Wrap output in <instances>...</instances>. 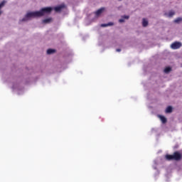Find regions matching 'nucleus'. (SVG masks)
<instances>
[{
    "label": "nucleus",
    "mask_w": 182,
    "mask_h": 182,
    "mask_svg": "<svg viewBox=\"0 0 182 182\" xmlns=\"http://www.w3.org/2000/svg\"><path fill=\"white\" fill-rule=\"evenodd\" d=\"M165 158L166 160H168V161H171L173 160L175 161H180V160L182 159V154L180 153V151H176L173 152L172 155L166 154Z\"/></svg>",
    "instance_id": "obj_1"
},
{
    "label": "nucleus",
    "mask_w": 182,
    "mask_h": 182,
    "mask_svg": "<svg viewBox=\"0 0 182 182\" xmlns=\"http://www.w3.org/2000/svg\"><path fill=\"white\" fill-rule=\"evenodd\" d=\"M39 11H33L28 12L26 14L25 17L22 18V22H25V21H28L30 18H39Z\"/></svg>",
    "instance_id": "obj_2"
},
{
    "label": "nucleus",
    "mask_w": 182,
    "mask_h": 182,
    "mask_svg": "<svg viewBox=\"0 0 182 182\" xmlns=\"http://www.w3.org/2000/svg\"><path fill=\"white\" fill-rule=\"evenodd\" d=\"M52 11H53V9L52 7H45L41 9L39 11H38V15L39 16H43V15H46V14H50V12H52Z\"/></svg>",
    "instance_id": "obj_3"
},
{
    "label": "nucleus",
    "mask_w": 182,
    "mask_h": 182,
    "mask_svg": "<svg viewBox=\"0 0 182 182\" xmlns=\"http://www.w3.org/2000/svg\"><path fill=\"white\" fill-rule=\"evenodd\" d=\"M171 49H180L181 48V43L178 41H176L171 45Z\"/></svg>",
    "instance_id": "obj_4"
},
{
    "label": "nucleus",
    "mask_w": 182,
    "mask_h": 182,
    "mask_svg": "<svg viewBox=\"0 0 182 182\" xmlns=\"http://www.w3.org/2000/svg\"><path fill=\"white\" fill-rule=\"evenodd\" d=\"M63 8H65V5L61 4L58 6L55 7L54 11H55V12H60V11H62L63 9Z\"/></svg>",
    "instance_id": "obj_5"
},
{
    "label": "nucleus",
    "mask_w": 182,
    "mask_h": 182,
    "mask_svg": "<svg viewBox=\"0 0 182 182\" xmlns=\"http://www.w3.org/2000/svg\"><path fill=\"white\" fill-rule=\"evenodd\" d=\"M104 11H105V8H101V9H98V10L95 12L96 16H99L100 15H101L102 12H103Z\"/></svg>",
    "instance_id": "obj_6"
},
{
    "label": "nucleus",
    "mask_w": 182,
    "mask_h": 182,
    "mask_svg": "<svg viewBox=\"0 0 182 182\" xmlns=\"http://www.w3.org/2000/svg\"><path fill=\"white\" fill-rule=\"evenodd\" d=\"M148 25H149V21H147V19L143 18L142 19V26H144V28H146V26H147Z\"/></svg>",
    "instance_id": "obj_7"
},
{
    "label": "nucleus",
    "mask_w": 182,
    "mask_h": 182,
    "mask_svg": "<svg viewBox=\"0 0 182 182\" xmlns=\"http://www.w3.org/2000/svg\"><path fill=\"white\" fill-rule=\"evenodd\" d=\"M114 23H112V22H109L108 23H103V24H101V26L102 28H106V26H113Z\"/></svg>",
    "instance_id": "obj_8"
},
{
    "label": "nucleus",
    "mask_w": 182,
    "mask_h": 182,
    "mask_svg": "<svg viewBox=\"0 0 182 182\" xmlns=\"http://www.w3.org/2000/svg\"><path fill=\"white\" fill-rule=\"evenodd\" d=\"M50 22H52L51 18H46V19L43 20V23H50Z\"/></svg>",
    "instance_id": "obj_9"
},
{
    "label": "nucleus",
    "mask_w": 182,
    "mask_h": 182,
    "mask_svg": "<svg viewBox=\"0 0 182 182\" xmlns=\"http://www.w3.org/2000/svg\"><path fill=\"white\" fill-rule=\"evenodd\" d=\"M55 52H56V50H55L54 49L50 48L47 50V55H52V53H55Z\"/></svg>",
    "instance_id": "obj_10"
},
{
    "label": "nucleus",
    "mask_w": 182,
    "mask_h": 182,
    "mask_svg": "<svg viewBox=\"0 0 182 182\" xmlns=\"http://www.w3.org/2000/svg\"><path fill=\"white\" fill-rule=\"evenodd\" d=\"M174 15H176V12H174V11H169L168 14L169 18H172Z\"/></svg>",
    "instance_id": "obj_11"
},
{
    "label": "nucleus",
    "mask_w": 182,
    "mask_h": 182,
    "mask_svg": "<svg viewBox=\"0 0 182 182\" xmlns=\"http://www.w3.org/2000/svg\"><path fill=\"white\" fill-rule=\"evenodd\" d=\"M171 112H173V107H171V106H168L166 109V112L171 113Z\"/></svg>",
    "instance_id": "obj_12"
},
{
    "label": "nucleus",
    "mask_w": 182,
    "mask_h": 182,
    "mask_svg": "<svg viewBox=\"0 0 182 182\" xmlns=\"http://www.w3.org/2000/svg\"><path fill=\"white\" fill-rule=\"evenodd\" d=\"M159 117L162 123H167V119H166L164 116H159Z\"/></svg>",
    "instance_id": "obj_13"
},
{
    "label": "nucleus",
    "mask_w": 182,
    "mask_h": 182,
    "mask_svg": "<svg viewBox=\"0 0 182 182\" xmlns=\"http://www.w3.org/2000/svg\"><path fill=\"white\" fill-rule=\"evenodd\" d=\"M164 72H165V73H170V72H171V68H170V67H166V68L164 69Z\"/></svg>",
    "instance_id": "obj_14"
},
{
    "label": "nucleus",
    "mask_w": 182,
    "mask_h": 182,
    "mask_svg": "<svg viewBox=\"0 0 182 182\" xmlns=\"http://www.w3.org/2000/svg\"><path fill=\"white\" fill-rule=\"evenodd\" d=\"M181 21H182V18H180V17L174 20L175 23H180V22Z\"/></svg>",
    "instance_id": "obj_15"
},
{
    "label": "nucleus",
    "mask_w": 182,
    "mask_h": 182,
    "mask_svg": "<svg viewBox=\"0 0 182 182\" xmlns=\"http://www.w3.org/2000/svg\"><path fill=\"white\" fill-rule=\"evenodd\" d=\"M5 4H6V1H3L0 4V9H1V8H2V6H5Z\"/></svg>",
    "instance_id": "obj_16"
},
{
    "label": "nucleus",
    "mask_w": 182,
    "mask_h": 182,
    "mask_svg": "<svg viewBox=\"0 0 182 182\" xmlns=\"http://www.w3.org/2000/svg\"><path fill=\"white\" fill-rule=\"evenodd\" d=\"M119 22H120V23H122L123 22H124V19L121 18V19L119 20Z\"/></svg>",
    "instance_id": "obj_17"
},
{
    "label": "nucleus",
    "mask_w": 182,
    "mask_h": 182,
    "mask_svg": "<svg viewBox=\"0 0 182 182\" xmlns=\"http://www.w3.org/2000/svg\"><path fill=\"white\" fill-rule=\"evenodd\" d=\"M124 19H129V16H124Z\"/></svg>",
    "instance_id": "obj_18"
},
{
    "label": "nucleus",
    "mask_w": 182,
    "mask_h": 182,
    "mask_svg": "<svg viewBox=\"0 0 182 182\" xmlns=\"http://www.w3.org/2000/svg\"><path fill=\"white\" fill-rule=\"evenodd\" d=\"M116 50L117 52H122V50L120 48H117Z\"/></svg>",
    "instance_id": "obj_19"
},
{
    "label": "nucleus",
    "mask_w": 182,
    "mask_h": 182,
    "mask_svg": "<svg viewBox=\"0 0 182 182\" xmlns=\"http://www.w3.org/2000/svg\"><path fill=\"white\" fill-rule=\"evenodd\" d=\"M1 12L0 11V15H1Z\"/></svg>",
    "instance_id": "obj_20"
}]
</instances>
